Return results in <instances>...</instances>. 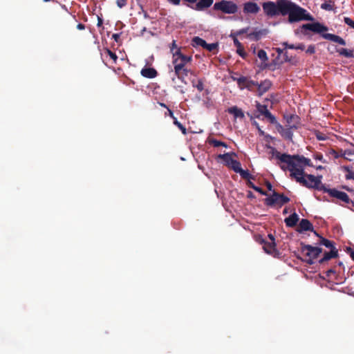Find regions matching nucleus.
I'll use <instances>...</instances> for the list:
<instances>
[{
	"mask_svg": "<svg viewBox=\"0 0 354 354\" xmlns=\"http://www.w3.org/2000/svg\"><path fill=\"white\" fill-rule=\"evenodd\" d=\"M248 77L241 76L236 80V83L240 89L245 88Z\"/></svg>",
	"mask_w": 354,
	"mask_h": 354,
	"instance_id": "obj_34",
	"label": "nucleus"
},
{
	"mask_svg": "<svg viewBox=\"0 0 354 354\" xmlns=\"http://www.w3.org/2000/svg\"><path fill=\"white\" fill-rule=\"evenodd\" d=\"M192 45L194 47L201 46L204 48L206 41L199 37H194L192 40Z\"/></svg>",
	"mask_w": 354,
	"mask_h": 354,
	"instance_id": "obj_29",
	"label": "nucleus"
},
{
	"mask_svg": "<svg viewBox=\"0 0 354 354\" xmlns=\"http://www.w3.org/2000/svg\"><path fill=\"white\" fill-rule=\"evenodd\" d=\"M322 37L325 39L330 40L340 45H346V41L338 35L331 33H322Z\"/></svg>",
	"mask_w": 354,
	"mask_h": 354,
	"instance_id": "obj_17",
	"label": "nucleus"
},
{
	"mask_svg": "<svg viewBox=\"0 0 354 354\" xmlns=\"http://www.w3.org/2000/svg\"><path fill=\"white\" fill-rule=\"evenodd\" d=\"M227 111L229 113L232 114L235 118L243 119L245 117L243 111L236 106L229 108Z\"/></svg>",
	"mask_w": 354,
	"mask_h": 354,
	"instance_id": "obj_22",
	"label": "nucleus"
},
{
	"mask_svg": "<svg viewBox=\"0 0 354 354\" xmlns=\"http://www.w3.org/2000/svg\"><path fill=\"white\" fill-rule=\"evenodd\" d=\"M127 4V0H116V5L118 8H122Z\"/></svg>",
	"mask_w": 354,
	"mask_h": 354,
	"instance_id": "obj_45",
	"label": "nucleus"
},
{
	"mask_svg": "<svg viewBox=\"0 0 354 354\" xmlns=\"http://www.w3.org/2000/svg\"><path fill=\"white\" fill-rule=\"evenodd\" d=\"M288 15L290 23L297 22L301 20H313L311 15L307 13L306 10L299 6L294 2L286 0L282 16Z\"/></svg>",
	"mask_w": 354,
	"mask_h": 354,
	"instance_id": "obj_2",
	"label": "nucleus"
},
{
	"mask_svg": "<svg viewBox=\"0 0 354 354\" xmlns=\"http://www.w3.org/2000/svg\"><path fill=\"white\" fill-rule=\"evenodd\" d=\"M284 50H285V48H284V49H281V48H275L276 52H277L279 55H281V54L284 53Z\"/></svg>",
	"mask_w": 354,
	"mask_h": 354,
	"instance_id": "obj_63",
	"label": "nucleus"
},
{
	"mask_svg": "<svg viewBox=\"0 0 354 354\" xmlns=\"http://www.w3.org/2000/svg\"><path fill=\"white\" fill-rule=\"evenodd\" d=\"M283 57H284V60H285V62H291V61H292V57H290V56L288 55V52H287V51L284 52V53H283Z\"/></svg>",
	"mask_w": 354,
	"mask_h": 354,
	"instance_id": "obj_53",
	"label": "nucleus"
},
{
	"mask_svg": "<svg viewBox=\"0 0 354 354\" xmlns=\"http://www.w3.org/2000/svg\"><path fill=\"white\" fill-rule=\"evenodd\" d=\"M316 138L318 140H326V136L319 131L317 132L316 134Z\"/></svg>",
	"mask_w": 354,
	"mask_h": 354,
	"instance_id": "obj_46",
	"label": "nucleus"
},
{
	"mask_svg": "<svg viewBox=\"0 0 354 354\" xmlns=\"http://www.w3.org/2000/svg\"><path fill=\"white\" fill-rule=\"evenodd\" d=\"M209 143L212 145H213L214 147H227V145L225 142L216 140V139H212V140H209Z\"/></svg>",
	"mask_w": 354,
	"mask_h": 354,
	"instance_id": "obj_35",
	"label": "nucleus"
},
{
	"mask_svg": "<svg viewBox=\"0 0 354 354\" xmlns=\"http://www.w3.org/2000/svg\"><path fill=\"white\" fill-rule=\"evenodd\" d=\"M314 234L319 236V239H320V241H319V244L320 245H324L325 247L328 248H330V250H332L333 248H336L335 247V243L333 241H331L328 239H326L321 236H319L317 232H314Z\"/></svg>",
	"mask_w": 354,
	"mask_h": 354,
	"instance_id": "obj_24",
	"label": "nucleus"
},
{
	"mask_svg": "<svg viewBox=\"0 0 354 354\" xmlns=\"http://www.w3.org/2000/svg\"><path fill=\"white\" fill-rule=\"evenodd\" d=\"M235 172L239 173L240 174V176H241V178L243 179H245V180H250V179L254 180V177L252 176L250 174L248 170L243 169L241 166L236 169V171Z\"/></svg>",
	"mask_w": 354,
	"mask_h": 354,
	"instance_id": "obj_27",
	"label": "nucleus"
},
{
	"mask_svg": "<svg viewBox=\"0 0 354 354\" xmlns=\"http://www.w3.org/2000/svg\"><path fill=\"white\" fill-rule=\"evenodd\" d=\"M257 85L258 83L248 78L245 88L252 91L254 87L257 86Z\"/></svg>",
	"mask_w": 354,
	"mask_h": 354,
	"instance_id": "obj_39",
	"label": "nucleus"
},
{
	"mask_svg": "<svg viewBox=\"0 0 354 354\" xmlns=\"http://www.w3.org/2000/svg\"><path fill=\"white\" fill-rule=\"evenodd\" d=\"M140 73L142 76L149 79L154 78L158 75L157 71L153 68L145 67L141 70Z\"/></svg>",
	"mask_w": 354,
	"mask_h": 354,
	"instance_id": "obj_19",
	"label": "nucleus"
},
{
	"mask_svg": "<svg viewBox=\"0 0 354 354\" xmlns=\"http://www.w3.org/2000/svg\"><path fill=\"white\" fill-rule=\"evenodd\" d=\"M238 6L232 1L221 0L216 2L213 6V10L221 11L224 14L234 15L238 11Z\"/></svg>",
	"mask_w": 354,
	"mask_h": 354,
	"instance_id": "obj_5",
	"label": "nucleus"
},
{
	"mask_svg": "<svg viewBox=\"0 0 354 354\" xmlns=\"http://www.w3.org/2000/svg\"><path fill=\"white\" fill-rule=\"evenodd\" d=\"M198 1L196 3L195 6V10H204L208 8H209L214 0H198Z\"/></svg>",
	"mask_w": 354,
	"mask_h": 354,
	"instance_id": "obj_20",
	"label": "nucleus"
},
{
	"mask_svg": "<svg viewBox=\"0 0 354 354\" xmlns=\"http://www.w3.org/2000/svg\"><path fill=\"white\" fill-rule=\"evenodd\" d=\"M257 241L261 243V245H263V246L264 245V244L266 243V242L267 241L265 239H263L261 236H259L257 239Z\"/></svg>",
	"mask_w": 354,
	"mask_h": 354,
	"instance_id": "obj_55",
	"label": "nucleus"
},
{
	"mask_svg": "<svg viewBox=\"0 0 354 354\" xmlns=\"http://www.w3.org/2000/svg\"><path fill=\"white\" fill-rule=\"evenodd\" d=\"M263 249L268 254H272L276 251V243L275 242L266 241Z\"/></svg>",
	"mask_w": 354,
	"mask_h": 354,
	"instance_id": "obj_25",
	"label": "nucleus"
},
{
	"mask_svg": "<svg viewBox=\"0 0 354 354\" xmlns=\"http://www.w3.org/2000/svg\"><path fill=\"white\" fill-rule=\"evenodd\" d=\"M335 8V2L333 0L326 1L321 5V8L325 10L330 11Z\"/></svg>",
	"mask_w": 354,
	"mask_h": 354,
	"instance_id": "obj_32",
	"label": "nucleus"
},
{
	"mask_svg": "<svg viewBox=\"0 0 354 354\" xmlns=\"http://www.w3.org/2000/svg\"><path fill=\"white\" fill-rule=\"evenodd\" d=\"M272 151V154L276 156L281 162L286 163L287 167L281 165V168L283 171L288 169L290 174L291 178L304 174V168L306 166L313 167L310 159L301 155H290L287 153H280L274 147H269Z\"/></svg>",
	"mask_w": 354,
	"mask_h": 354,
	"instance_id": "obj_1",
	"label": "nucleus"
},
{
	"mask_svg": "<svg viewBox=\"0 0 354 354\" xmlns=\"http://www.w3.org/2000/svg\"><path fill=\"white\" fill-rule=\"evenodd\" d=\"M292 178L306 188L317 189L315 176L314 175L308 174L304 172V174L297 176Z\"/></svg>",
	"mask_w": 354,
	"mask_h": 354,
	"instance_id": "obj_9",
	"label": "nucleus"
},
{
	"mask_svg": "<svg viewBox=\"0 0 354 354\" xmlns=\"http://www.w3.org/2000/svg\"><path fill=\"white\" fill-rule=\"evenodd\" d=\"M174 124L178 127V128L181 131L183 134H187V129L185 126H183L180 122L178 121L177 118H174Z\"/></svg>",
	"mask_w": 354,
	"mask_h": 354,
	"instance_id": "obj_40",
	"label": "nucleus"
},
{
	"mask_svg": "<svg viewBox=\"0 0 354 354\" xmlns=\"http://www.w3.org/2000/svg\"><path fill=\"white\" fill-rule=\"evenodd\" d=\"M344 21L346 24L354 29V21H353L350 17H345L344 18Z\"/></svg>",
	"mask_w": 354,
	"mask_h": 354,
	"instance_id": "obj_44",
	"label": "nucleus"
},
{
	"mask_svg": "<svg viewBox=\"0 0 354 354\" xmlns=\"http://www.w3.org/2000/svg\"><path fill=\"white\" fill-rule=\"evenodd\" d=\"M342 189L349 192H353L354 194V190L350 187H348V186L346 185H344L342 186Z\"/></svg>",
	"mask_w": 354,
	"mask_h": 354,
	"instance_id": "obj_62",
	"label": "nucleus"
},
{
	"mask_svg": "<svg viewBox=\"0 0 354 354\" xmlns=\"http://www.w3.org/2000/svg\"><path fill=\"white\" fill-rule=\"evenodd\" d=\"M344 171H346L347 173L345 175V178L346 180L353 179L354 180V171L351 170L349 167L345 166L344 167Z\"/></svg>",
	"mask_w": 354,
	"mask_h": 354,
	"instance_id": "obj_36",
	"label": "nucleus"
},
{
	"mask_svg": "<svg viewBox=\"0 0 354 354\" xmlns=\"http://www.w3.org/2000/svg\"><path fill=\"white\" fill-rule=\"evenodd\" d=\"M257 241L261 243V245H263V246L264 245V244L266 243V242L267 241L265 239H263L261 236H259L257 239Z\"/></svg>",
	"mask_w": 354,
	"mask_h": 354,
	"instance_id": "obj_56",
	"label": "nucleus"
},
{
	"mask_svg": "<svg viewBox=\"0 0 354 354\" xmlns=\"http://www.w3.org/2000/svg\"><path fill=\"white\" fill-rule=\"evenodd\" d=\"M301 245V251L307 257L305 260L306 262L310 265L313 264L314 259H317L322 252V249L319 247L312 246L311 245H305L302 243Z\"/></svg>",
	"mask_w": 354,
	"mask_h": 354,
	"instance_id": "obj_6",
	"label": "nucleus"
},
{
	"mask_svg": "<svg viewBox=\"0 0 354 354\" xmlns=\"http://www.w3.org/2000/svg\"><path fill=\"white\" fill-rule=\"evenodd\" d=\"M328 154L333 156L335 158H338L339 157V153L334 149H331L328 151Z\"/></svg>",
	"mask_w": 354,
	"mask_h": 354,
	"instance_id": "obj_51",
	"label": "nucleus"
},
{
	"mask_svg": "<svg viewBox=\"0 0 354 354\" xmlns=\"http://www.w3.org/2000/svg\"><path fill=\"white\" fill-rule=\"evenodd\" d=\"M315 53V47L314 45H310L307 50H306V53H308V54H314Z\"/></svg>",
	"mask_w": 354,
	"mask_h": 354,
	"instance_id": "obj_49",
	"label": "nucleus"
},
{
	"mask_svg": "<svg viewBox=\"0 0 354 354\" xmlns=\"http://www.w3.org/2000/svg\"><path fill=\"white\" fill-rule=\"evenodd\" d=\"M258 91L259 92V95H262L268 91V89L271 86V82L268 80H265L263 82H261L260 84L257 85Z\"/></svg>",
	"mask_w": 354,
	"mask_h": 354,
	"instance_id": "obj_26",
	"label": "nucleus"
},
{
	"mask_svg": "<svg viewBox=\"0 0 354 354\" xmlns=\"http://www.w3.org/2000/svg\"><path fill=\"white\" fill-rule=\"evenodd\" d=\"M77 28L78 30H84V29H85V25H84V24H83L80 23V24H78L77 25Z\"/></svg>",
	"mask_w": 354,
	"mask_h": 354,
	"instance_id": "obj_60",
	"label": "nucleus"
},
{
	"mask_svg": "<svg viewBox=\"0 0 354 354\" xmlns=\"http://www.w3.org/2000/svg\"><path fill=\"white\" fill-rule=\"evenodd\" d=\"M217 46H218V44H215V43L207 44L206 42V45L205 46L204 48L207 49L209 51H212V50H214V49L216 48Z\"/></svg>",
	"mask_w": 354,
	"mask_h": 354,
	"instance_id": "obj_43",
	"label": "nucleus"
},
{
	"mask_svg": "<svg viewBox=\"0 0 354 354\" xmlns=\"http://www.w3.org/2000/svg\"><path fill=\"white\" fill-rule=\"evenodd\" d=\"M192 61V57L190 55L182 57L180 59H175L174 60H172L175 75L180 81H183V77L181 74H180V71H182V69L186 66L187 64L191 62Z\"/></svg>",
	"mask_w": 354,
	"mask_h": 354,
	"instance_id": "obj_8",
	"label": "nucleus"
},
{
	"mask_svg": "<svg viewBox=\"0 0 354 354\" xmlns=\"http://www.w3.org/2000/svg\"><path fill=\"white\" fill-rule=\"evenodd\" d=\"M260 11V7L255 2L248 1L243 4V12L245 14H257Z\"/></svg>",
	"mask_w": 354,
	"mask_h": 354,
	"instance_id": "obj_14",
	"label": "nucleus"
},
{
	"mask_svg": "<svg viewBox=\"0 0 354 354\" xmlns=\"http://www.w3.org/2000/svg\"><path fill=\"white\" fill-rule=\"evenodd\" d=\"M188 73L193 74V71L186 68V66L184 67L182 71H180V74H181L183 77V81H181L183 83L187 84L185 81V77L188 75Z\"/></svg>",
	"mask_w": 354,
	"mask_h": 354,
	"instance_id": "obj_41",
	"label": "nucleus"
},
{
	"mask_svg": "<svg viewBox=\"0 0 354 354\" xmlns=\"http://www.w3.org/2000/svg\"><path fill=\"white\" fill-rule=\"evenodd\" d=\"M278 132L281 134V136L286 140L289 141H292L293 138V130L295 128H291V127H283L281 124H279L277 121V124H274Z\"/></svg>",
	"mask_w": 354,
	"mask_h": 354,
	"instance_id": "obj_11",
	"label": "nucleus"
},
{
	"mask_svg": "<svg viewBox=\"0 0 354 354\" xmlns=\"http://www.w3.org/2000/svg\"><path fill=\"white\" fill-rule=\"evenodd\" d=\"M257 56L263 62L268 61V59L266 52L263 49H261L258 51Z\"/></svg>",
	"mask_w": 354,
	"mask_h": 354,
	"instance_id": "obj_38",
	"label": "nucleus"
},
{
	"mask_svg": "<svg viewBox=\"0 0 354 354\" xmlns=\"http://www.w3.org/2000/svg\"><path fill=\"white\" fill-rule=\"evenodd\" d=\"M234 44L236 47V53L243 59H245L247 57V53L244 50V48L241 43L234 37L233 39Z\"/></svg>",
	"mask_w": 354,
	"mask_h": 354,
	"instance_id": "obj_23",
	"label": "nucleus"
},
{
	"mask_svg": "<svg viewBox=\"0 0 354 354\" xmlns=\"http://www.w3.org/2000/svg\"><path fill=\"white\" fill-rule=\"evenodd\" d=\"M170 4L174 6H179L181 0H167Z\"/></svg>",
	"mask_w": 354,
	"mask_h": 354,
	"instance_id": "obj_54",
	"label": "nucleus"
},
{
	"mask_svg": "<svg viewBox=\"0 0 354 354\" xmlns=\"http://www.w3.org/2000/svg\"><path fill=\"white\" fill-rule=\"evenodd\" d=\"M313 156L315 159L320 160L323 162H326V160L324 159L323 155L322 153H317Z\"/></svg>",
	"mask_w": 354,
	"mask_h": 354,
	"instance_id": "obj_48",
	"label": "nucleus"
},
{
	"mask_svg": "<svg viewBox=\"0 0 354 354\" xmlns=\"http://www.w3.org/2000/svg\"><path fill=\"white\" fill-rule=\"evenodd\" d=\"M297 232L299 233H301L304 231H311L315 232L313 230V224L306 218H302L299 224Z\"/></svg>",
	"mask_w": 354,
	"mask_h": 354,
	"instance_id": "obj_16",
	"label": "nucleus"
},
{
	"mask_svg": "<svg viewBox=\"0 0 354 354\" xmlns=\"http://www.w3.org/2000/svg\"><path fill=\"white\" fill-rule=\"evenodd\" d=\"M299 221V216L297 213L294 212L290 214L288 218H285L284 221L287 227H295Z\"/></svg>",
	"mask_w": 354,
	"mask_h": 354,
	"instance_id": "obj_21",
	"label": "nucleus"
},
{
	"mask_svg": "<svg viewBox=\"0 0 354 354\" xmlns=\"http://www.w3.org/2000/svg\"><path fill=\"white\" fill-rule=\"evenodd\" d=\"M192 83L193 86L196 87L199 92H201L204 90L203 82L202 80H198L196 84H195L194 80H192Z\"/></svg>",
	"mask_w": 354,
	"mask_h": 354,
	"instance_id": "obj_37",
	"label": "nucleus"
},
{
	"mask_svg": "<svg viewBox=\"0 0 354 354\" xmlns=\"http://www.w3.org/2000/svg\"><path fill=\"white\" fill-rule=\"evenodd\" d=\"M247 185L250 187L254 189V187H256V185L250 181V180H248Z\"/></svg>",
	"mask_w": 354,
	"mask_h": 354,
	"instance_id": "obj_58",
	"label": "nucleus"
},
{
	"mask_svg": "<svg viewBox=\"0 0 354 354\" xmlns=\"http://www.w3.org/2000/svg\"><path fill=\"white\" fill-rule=\"evenodd\" d=\"M256 108L257 111L253 114L247 113L250 120L254 118L262 119L261 117L263 116V118H266L271 124H277V120L275 116L270 112L266 105L261 104L259 102H256Z\"/></svg>",
	"mask_w": 354,
	"mask_h": 354,
	"instance_id": "obj_4",
	"label": "nucleus"
},
{
	"mask_svg": "<svg viewBox=\"0 0 354 354\" xmlns=\"http://www.w3.org/2000/svg\"><path fill=\"white\" fill-rule=\"evenodd\" d=\"M338 256V251L336 248H333L329 252H326L324 253V257L319 259V263L320 264L324 263L328 260L336 258Z\"/></svg>",
	"mask_w": 354,
	"mask_h": 354,
	"instance_id": "obj_18",
	"label": "nucleus"
},
{
	"mask_svg": "<svg viewBox=\"0 0 354 354\" xmlns=\"http://www.w3.org/2000/svg\"><path fill=\"white\" fill-rule=\"evenodd\" d=\"M120 34H118V33H115V34H113L112 35V38L115 40V41H116L117 43L119 42V39H120Z\"/></svg>",
	"mask_w": 354,
	"mask_h": 354,
	"instance_id": "obj_57",
	"label": "nucleus"
},
{
	"mask_svg": "<svg viewBox=\"0 0 354 354\" xmlns=\"http://www.w3.org/2000/svg\"><path fill=\"white\" fill-rule=\"evenodd\" d=\"M236 153H225L223 154H219L218 158L223 160L225 165L232 169L234 171H236V169L240 167L241 162L235 159L233 157H236Z\"/></svg>",
	"mask_w": 354,
	"mask_h": 354,
	"instance_id": "obj_10",
	"label": "nucleus"
},
{
	"mask_svg": "<svg viewBox=\"0 0 354 354\" xmlns=\"http://www.w3.org/2000/svg\"><path fill=\"white\" fill-rule=\"evenodd\" d=\"M326 193H328L331 197L339 199L346 203H350L351 199L345 192L338 191L336 189L329 188L328 190H326Z\"/></svg>",
	"mask_w": 354,
	"mask_h": 354,
	"instance_id": "obj_12",
	"label": "nucleus"
},
{
	"mask_svg": "<svg viewBox=\"0 0 354 354\" xmlns=\"http://www.w3.org/2000/svg\"><path fill=\"white\" fill-rule=\"evenodd\" d=\"M105 51L106 53H107V55L110 57L111 59H112L113 60V62L114 63H116L117 62V59H118V56L117 55L112 52L111 50H109V48H106L105 49Z\"/></svg>",
	"mask_w": 354,
	"mask_h": 354,
	"instance_id": "obj_42",
	"label": "nucleus"
},
{
	"mask_svg": "<svg viewBox=\"0 0 354 354\" xmlns=\"http://www.w3.org/2000/svg\"><path fill=\"white\" fill-rule=\"evenodd\" d=\"M284 119L286 121V127H291V128L298 129L300 124V119L298 115L295 114H290L284 115Z\"/></svg>",
	"mask_w": 354,
	"mask_h": 354,
	"instance_id": "obj_15",
	"label": "nucleus"
},
{
	"mask_svg": "<svg viewBox=\"0 0 354 354\" xmlns=\"http://www.w3.org/2000/svg\"><path fill=\"white\" fill-rule=\"evenodd\" d=\"M171 53L172 54V60H174L175 59H180L182 57L186 56L182 53L181 48H176L175 50H172Z\"/></svg>",
	"mask_w": 354,
	"mask_h": 354,
	"instance_id": "obj_33",
	"label": "nucleus"
},
{
	"mask_svg": "<svg viewBox=\"0 0 354 354\" xmlns=\"http://www.w3.org/2000/svg\"><path fill=\"white\" fill-rule=\"evenodd\" d=\"M337 52L342 56L347 58L354 57L353 50L347 48H339L337 49Z\"/></svg>",
	"mask_w": 354,
	"mask_h": 354,
	"instance_id": "obj_28",
	"label": "nucleus"
},
{
	"mask_svg": "<svg viewBox=\"0 0 354 354\" xmlns=\"http://www.w3.org/2000/svg\"><path fill=\"white\" fill-rule=\"evenodd\" d=\"M296 49L304 50L305 49V46L303 44H299L297 45Z\"/></svg>",
	"mask_w": 354,
	"mask_h": 354,
	"instance_id": "obj_61",
	"label": "nucleus"
},
{
	"mask_svg": "<svg viewBox=\"0 0 354 354\" xmlns=\"http://www.w3.org/2000/svg\"><path fill=\"white\" fill-rule=\"evenodd\" d=\"M254 190L260 193L261 195L268 196L267 192L263 190V189L259 187L256 186L255 187H254Z\"/></svg>",
	"mask_w": 354,
	"mask_h": 354,
	"instance_id": "obj_50",
	"label": "nucleus"
},
{
	"mask_svg": "<svg viewBox=\"0 0 354 354\" xmlns=\"http://www.w3.org/2000/svg\"><path fill=\"white\" fill-rule=\"evenodd\" d=\"M282 46H284V48L285 49H296V46L297 45H294V44H289L288 42H283L282 43Z\"/></svg>",
	"mask_w": 354,
	"mask_h": 354,
	"instance_id": "obj_47",
	"label": "nucleus"
},
{
	"mask_svg": "<svg viewBox=\"0 0 354 354\" xmlns=\"http://www.w3.org/2000/svg\"><path fill=\"white\" fill-rule=\"evenodd\" d=\"M167 110L169 112V115L174 120V118H176L174 116L173 111L171 110H170L169 108H167Z\"/></svg>",
	"mask_w": 354,
	"mask_h": 354,
	"instance_id": "obj_64",
	"label": "nucleus"
},
{
	"mask_svg": "<svg viewBox=\"0 0 354 354\" xmlns=\"http://www.w3.org/2000/svg\"><path fill=\"white\" fill-rule=\"evenodd\" d=\"M263 32H264L263 30H258V31H253V32H250L248 35V37L249 39H250L258 41V40H259L261 39V37L263 35Z\"/></svg>",
	"mask_w": 354,
	"mask_h": 354,
	"instance_id": "obj_31",
	"label": "nucleus"
},
{
	"mask_svg": "<svg viewBox=\"0 0 354 354\" xmlns=\"http://www.w3.org/2000/svg\"><path fill=\"white\" fill-rule=\"evenodd\" d=\"M266 186L269 191H272V185L269 181H266Z\"/></svg>",
	"mask_w": 354,
	"mask_h": 354,
	"instance_id": "obj_59",
	"label": "nucleus"
},
{
	"mask_svg": "<svg viewBox=\"0 0 354 354\" xmlns=\"http://www.w3.org/2000/svg\"><path fill=\"white\" fill-rule=\"evenodd\" d=\"M286 0H277L275 2L268 1L262 3L264 14L272 18L278 15H282Z\"/></svg>",
	"mask_w": 354,
	"mask_h": 354,
	"instance_id": "obj_3",
	"label": "nucleus"
},
{
	"mask_svg": "<svg viewBox=\"0 0 354 354\" xmlns=\"http://www.w3.org/2000/svg\"><path fill=\"white\" fill-rule=\"evenodd\" d=\"M302 28L309 30L314 32L322 33L328 30V28L319 22L313 24H306L302 26Z\"/></svg>",
	"mask_w": 354,
	"mask_h": 354,
	"instance_id": "obj_13",
	"label": "nucleus"
},
{
	"mask_svg": "<svg viewBox=\"0 0 354 354\" xmlns=\"http://www.w3.org/2000/svg\"><path fill=\"white\" fill-rule=\"evenodd\" d=\"M322 176H315L317 189L319 191H322L326 193V190H328L329 188H326L325 185L322 184Z\"/></svg>",
	"mask_w": 354,
	"mask_h": 354,
	"instance_id": "obj_30",
	"label": "nucleus"
},
{
	"mask_svg": "<svg viewBox=\"0 0 354 354\" xmlns=\"http://www.w3.org/2000/svg\"><path fill=\"white\" fill-rule=\"evenodd\" d=\"M180 47H178L177 45H176V40H173L171 44L169 46V48H170V52L171 53L172 52V50H175L176 48H179Z\"/></svg>",
	"mask_w": 354,
	"mask_h": 354,
	"instance_id": "obj_52",
	"label": "nucleus"
},
{
	"mask_svg": "<svg viewBox=\"0 0 354 354\" xmlns=\"http://www.w3.org/2000/svg\"><path fill=\"white\" fill-rule=\"evenodd\" d=\"M289 201L290 198L288 196H285L283 194H279L274 190L272 191L271 196L264 199L265 205L269 207L278 206L281 207Z\"/></svg>",
	"mask_w": 354,
	"mask_h": 354,
	"instance_id": "obj_7",
	"label": "nucleus"
}]
</instances>
